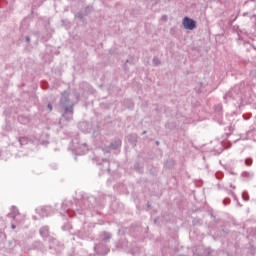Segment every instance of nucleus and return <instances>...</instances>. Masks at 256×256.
I'll use <instances>...</instances> for the list:
<instances>
[{
    "label": "nucleus",
    "mask_w": 256,
    "mask_h": 256,
    "mask_svg": "<svg viewBox=\"0 0 256 256\" xmlns=\"http://www.w3.org/2000/svg\"><path fill=\"white\" fill-rule=\"evenodd\" d=\"M215 111L218 113V115H221V111H223V106L217 105L215 106Z\"/></svg>",
    "instance_id": "a211bd4d"
},
{
    "label": "nucleus",
    "mask_w": 256,
    "mask_h": 256,
    "mask_svg": "<svg viewBox=\"0 0 256 256\" xmlns=\"http://www.w3.org/2000/svg\"><path fill=\"white\" fill-rule=\"evenodd\" d=\"M229 203H231V199L225 198V199L223 200V205H229Z\"/></svg>",
    "instance_id": "4be33fe9"
},
{
    "label": "nucleus",
    "mask_w": 256,
    "mask_h": 256,
    "mask_svg": "<svg viewBox=\"0 0 256 256\" xmlns=\"http://www.w3.org/2000/svg\"><path fill=\"white\" fill-rule=\"evenodd\" d=\"M244 119L247 121L249 118H245V117H244Z\"/></svg>",
    "instance_id": "2f4dec72"
},
{
    "label": "nucleus",
    "mask_w": 256,
    "mask_h": 256,
    "mask_svg": "<svg viewBox=\"0 0 256 256\" xmlns=\"http://www.w3.org/2000/svg\"><path fill=\"white\" fill-rule=\"evenodd\" d=\"M63 231H69L71 229V224H65L62 226Z\"/></svg>",
    "instance_id": "412c9836"
},
{
    "label": "nucleus",
    "mask_w": 256,
    "mask_h": 256,
    "mask_svg": "<svg viewBox=\"0 0 256 256\" xmlns=\"http://www.w3.org/2000/svg\"><path fill=\"white\" fill-rule=\"evenodd\" d=\"M156 145H159V142H156Z\"/></svg>",
    "instance_id": "473e14b6"
},
{
    "label": "nucleus",
    "mask_w": 256,
    "mask_h": 256,
    "mask_svg": "<svg viewBox=\"0 0 256 256\" xmlns=\"http://www.w3.org/2000/svg\"><path fill=\"white\" fill-rule=\"evenodd\" d=\"M81 147H84V150L82 152L79 151V149H77V147H74L75 151L77 153H79L80 155H85V153H87L88 148H87V143H82Z\"/></svg>",
    "instance_id": "9b49d317"
},
{
    "label": "nucleus",
    "mask_w": 256,
    "mask_h": 256,
    "mask_svg": "<svg viewBox=\"0 0 256 256\" xmlns=\"http://www.w3.org/2000/svg\"><path fill=\"white\" fill-rule=\"evenodd\" d=\"M102 166H103V171H107V173H110L111 171V168H109V162L107 160H103V163H102Z\"/></svg>",
    "instance_id": "4468645a"
},
{
    "label": "nucleus",
    "mask_w": 256,
    "mask_h": 256,
    "mask_svg": "<svg viewBox=\"0 0 256 256\" xmlns=\"http://www.w3.org/2000/svg\"><path fill=\"white\" fill-rule=\"evenodd\" d=\"M36 213L43 219L44 217H49L51 215V207L44 206L36 209Z\"/></svg>",
    "instance_id": "39448f33"
},
{
    "label": "nucleus",
    "mask_w": 256,
    "mask_h": 256,
    "mask_svg": "<svg viewBox=\"0 0 256 256\" xmlns=\"http://www.w3.org/2000/svg\"><path fill=\"white\" fill-rule=\"evenodd\" d=\"M25 41H26V43H29L31 41V38L29 36H26Z\"/></svg>",
    "instance_id": "bb28decb"
},
{
    "label": "nucleus",
    "mask_w": 256,
    "mask_h": 256,
    "mask_svg": "<svg viewBox=\"0 0 256 256\" xmlns=\"http://www.w3.org/2000/svg\"><path fill=\"white\" fill-rule=\"evenodd\" d=\"M146 133H147V131H143V132H142V135H145Z\"/></svg>",
    "instance_id": "c756f323"
},
{
    "label": "nucleus",
    "mask_w": 256,
    "mask_h": 256,
    "mask_svg": "<svg viewBox=\"0 0 256 256\" xmlns=\"http://www.w3.org/2000/svg\"><path fill=\"white\" fill-rule=\"evenodd\" d=\"M182 25L184 29H187L188 31H193V29L197 28V21H195L193 18H189L188 16H186L182 20Z\"/></svg>",
    "instance_id": "7ed1b4c3"
},
{
    "label": "nucleus",
    "mask_w": 256,
    "mask_h": 256,
    "mask_svg": "<svg viewBox=\"0 0 256 256\" xmlns=\"http://www.w3.org/2000/svg\"><path fill=\"white\" fill-rule=\"evenodd\" d=\"M95 205H97V198L94 196H84L82 199L76 201L75 204L71 201H64L62 203L63 212H61V215H68V217H73V213L84 215L85 211L93 209Z\"/></svg>",
    "instance_id": "f257e3e1"
},
{
    "label": "nucleus",
    "mask_w": 256,
    "mask_h": 256,
    "mask_svg": "<svg viewBox=\"0 0 256 256\" xmlns=\"http://www.w3.org/2000/svg\"><path fill=\"white\" fill-rule=\"evenodd\" d=\"M94 251L95 253H97V255H107L110 249L107 244H104V242H100L94 246Z\"/></svg>",
    "instance_id": "20e7f679"
},
{
    "label": "nucleus",
    "mask_w": 256,
    "mask_h": 256,
    "mask_svg": "<svg viewBox=\"0 0 256 256\" xmlns=\"http://www.w3.org/2000/svg\"><path fill=\"white\" fill-rule=\"evenodd\" d=\"M245 165H247L248 167H251V165H253V159L252 158H246L245 159Z\"/></svg>",
    "instance_id": "f3484780"
},
{
    "label": "nucleus",
    "mask_w": 256,
    "mask_h": 256,
    "mask_svg": "<svg viewBox=\"0 0 256 256\" xmlns=\"http://www.w3.org/2000/svg\"><path fill=\"white\" fill-rule=\"evenodd\" d=\"M49 243H50V249H55V244L57 243V240L54 238H49Z\"/></svg>",
    "instance_id": "dca6fc26"
},
{
    "label": "nucleus",
    "mask_w": 256,
    "mask_h": 256,
    "mask_svg": "<svg viewBox=\"0 0 256 256\" xmlns=\"http://www.w3.org/2000/svg\"><path fill=\"white\" fill-rule=\"evenodd\" d=\"M75 141H77V140H72V143H75Z\"/></svg>",
    "instance_id": "7c9ffc66"
},
{
    "label": "nucleus",
    "mask_w": 256,
    "mask_h": 256,
    "mask_svg": "<svg viewBox=\"0 0 256 256\" xmlns=\"http://www.w3.org/2000/svg\"><path fill=\"white\" fill-rule=\"evenodd\" d=\"M60 104L62 105V107H69V93L64 92L62 94V97L60 99Z\"/></svg>",
    "instance_id": "6e6552de"
},
{
    "label": "nucleus",
    "mask_w": 256,
    "mask_h": 256,
    "mask_svg": "<svg viewBox=\"0 0 256 256\" xmlns=\"http://www.w3.org/2000/svg\"><path fill=\"white\" fill-rule=\"evenodd\" d=\"M127 139L132 147H135V145H137V134H130L127 136Z\"/></svg>",
    "instance_id": "1a4fd4ad"
},
{
    "label": "nucleus",
    "mask_w": 256,
    "mask_h": 256,
    "mask_svg": "<svg viewBox=\"0 0 256 256\" xmlns=\"http://www.w3.org/2000/svg\"><path fill=\"white\" fill-rule=\"evenodd\" d=\"M233 93H235V89H232L229 92H227L226 95L224 96V99H235Z\"/></svg>",
    "instance_id": "ddd939ff"
},
{
    "label": "nucleus",
    "mask_w": 256,
    "mask_h": 256,
    "mask_svg": "<svg viewBox=\"0 0 256 256\" xmlns=\"http://www.w3.org/2000/svg\"><path fill=\"white\" fill-rule=\"evenodd\" d=\"M11 228H12V229H17V226H16L15 224H12V225H11Z\"/></svg>",
    "instance_id": "cd10ccee"
},
{
    "label": "nucleus",
    "mask_w": 256,
    "mask_h": 256,
    "mask_svg": "<svg viewBox=\"0 0 256 256\" xmlns=\"http://www.w3.org/2000/svg\"><path fill=\"white\" fill-rule=\"evenodd\" d=\"M242 199H243L244 201H249V194L247 193V191H244V192L242 193Z\"/></svg>",
    "instance_id": "6ab92c4d"
},
{
    "label": "nucleus",
    "mask_w": 256,
    "mask_h": 256,
    "mask_svg": "<svg viewBox=\"0 0 256 256\" xmlns=\"http://www.w3.org/2000/svg\"><path fill=\"white\" fill-rule=\"evenodd\" d=\"M47 109H49V111H53V105L51 103H49L47 105Z\"/></svg>",
    "instance_id": "a878e982"
},
{
    "label": "nucleus",
    "mask_w": 256,
    "mask_h": 256,
    "mask_svg": "<svg viewBox=\"0 0 256 256\" xmlns=\"http://www.w3.org/2000/svg\"><path fill=\"white\" fill-rule=\"evenodd\" d=\"M223 178V173L217 172L216 173V179H222Z\"/></svg>",
    "instance_id": "5701e85b"
},
{
    "label": "nucleus",
    "mask_w": 256,
    "mask_h": 256,
    "mask_svg": "<svg viewBox=\"0 0 256 256\" xmlns=\"http://www.w3.org/2000/svg\"><path fill=\"white\" fill-rule=\"evenodd\" d=\"M134 169H136V171H141V167L137 163L134 164Z\"/></svg>",
    "instance_id": "393cba45"
},
{
    "label": "nucleus",
    "mask_w": 256,
    "mask_h": 256,
    "mask_svg": "<svg viewBox=\"0 0 256 256\" xmlns=\"http://www.w3.org/2000/svg\"><path fill=\"white\" fill-rule=\"evenodd\" d=\"M40 235H41V237H43V239H47V237H49V227L43 226L40 229Z\"/></svg>",
    "instance_id": "9d476101"
},
{
    "label": "nucleus",
    "mask_w": 256,
    "mask_h": 256,
    "mask_svg": "<svg viewBox=\"0 0 256 256\" xmlns=\"http://www.w3.org/2000/svg\"><path fill=\"white\" fill-rule=\"evenodd\" d=\"M72 119H73V104L65 107V111L59 120V124L65 125V121L66 123H69V121H71Z\"/></svg>",
    "instance_id": "f03ea898"
},
{
    "label": "nucleus",
    "mask_w": 256,
    "mask_h": 256,
    "mask_svg": "<svg viewBox=\"0 0 256 256\" xmlns=\"http://www.w3.org/2000/svg\"><path fill=\"white\" fill-rule=\"evenodd\" d=\"M153 63H154V65H161V60L157 57H154L153 58Z\"/></svg>",
    "instance_id": "aec40b11"
},
{
    "label": "nucleus",
    "mask_w": 256,
    "mask_h": 256,
    "mask_svg": "<svg viewBox=\"0 0 256 256\" xmlns=\"http://www.w3.org/2000/svg\"><path fill=\"white\" fill-rule=\"evenodd\" d=\"M120 146H121V140L120 139H116L113 142H111L109 147L103 148L102 151L104 153H109L110 149H119Z\"/></svg>",
    "instance_id": "423d86ee"
},
{
    "label": "nucleus",
    "mask_w": 256,
    "mask_h": 256,
    "mask_svg": "<svg viewBox=\"0 0 256 256\" xmlns=\"http://www.w3.org/2000/svg\"><path fill=\"white\" fill-rule=\"evenodd\" d=\"M111 237H113V235L110 232H107V231L102 232L100 234L101 243H104L107 245Z\"/></svg>",
    "instance_id": "0eeeda50"
},
{
    "label": "nucleus",
    "mask_w": 256,
    "mask_h": 256,
    "mask_svg": "<svg viewBox=\"0 0 256 256\" xmlns=\"http://www.w3.org/2000/svg\"><path fill=\"white\" fill-rule=\"evenodd\" d=\"M19 143H20V145H27V143H29V138H27V137H21V138L19 139Z\"/></svg>",
    "instance_id": "2eb2a0df"
},
{
    "label": "nucleus",
    "mask_w": 256,
    "mask_h": 256,
    "mask_svg": "<svg viewBox=\"0 0 256 256\" xmlns=\"http://www.w3.org/2000/svg\"><path fill=\"white\" fill-rule=\"evenodd\" d=\"M18 214L19 210L15 206H12V214H8V217H11V219H15Z\"/></svg>",
    "instance_id": "f8f14e48"
},
{
    "label": "nucleus",
    "mask_w": 256,
    "mask_h": 256,
    "mask_svg": "<svg viewBox=\"0 0 256 256\" xmlns=\"http://www.w3.org/2000/svg\"><path fill=\"white\" fill-rule=\"evenodd\" d=\"M230 187H231L232 189H236V187H235L233 184H230Z\"/></svg>",
    "instance_id": "c85d7f7f"
},
{
    "label": "nucleus",
    "mask_w": 256,
    "mask_h": 256,
    "mask_svg": "<svg viewBox=\"0 0 256 256\" xmlns=\"http://www.w3.org/2000/svg\"><path fill=\"white\" fill-rule=\"evenodd\" d=\"M75 17H77L78 19H83V13L78 12Z\"/></svg>",
    "instance_id": "b1692460"
}]
</instances>
